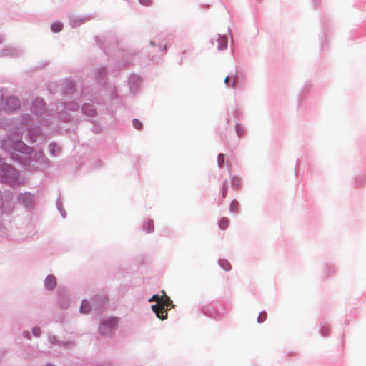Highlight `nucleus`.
<instances>
[{"mask_svg":"<svg viewBox=\"0 0 366 366\" xmlns=\"http://www.w3.org/2000/svg\"><path fill=\"white\" fill-rule=\"evenodd\" d=\"M45 287L49 290L54 289L56 285V279L54 275H49L44 281Z\"/></svg>","mask_w":366,"mask_h":366,"instance_id":"nucleus-5","label":"nucleus"},{"mask_svg":"<svg viewBox=\"0 0 366 366\" xmlns=\"http://www.w3.org/2000/svg\"><path fill=\"white\" fill-rule=\"evenodd\" d=\"M267 319V314L265 312H262L259 313L258 317V322L262 323L264 322Z\"/></svg>","mask_w":366,"mask_h":366,"instance_id":"nucleus-12","label":"nucleus"},{"mask_svg":"<svg viewBox=\"0 0 366 366\" xmlns=\"http://www.w3.org/2000/svg\"><path fill=\"white\" fill-rule=\"evenodd\" d=\"M139 1L144 5H149L150 3V0H139Z\"/></svg>","mask_w":366,"mask_h":366,"instance_id":"nucleus-20","label":"nucleus"},{"mask_svg":"<svg viewBox=\"0 0 366 366\" xmlns=\"http://www.w3.org/2000/svg\"><path fill=\"white\" fill-rule=\"evenodd\" d=\"M92 305L93 303L89 302L87 299H84L80 307V312L84 314L89 313L92 310Z\"/></svg>","mask_w":366,"mask_h":366,"instance_id":"nucleus-6","label":"nucleus"},{"mask_svg":"<svg viewBox=\"0 0 366 366\" xmlns=\"http://www.w3.org/2000/svg\"><path fill=\"white\" fill-rule=\"evenodd\" d=\"M237 81V76H234L233 79V81H232V86L233 88L236 87Z\"/></svg>","mask_w":366,"mask_h":366,"instance_id":"nucleus-21","label":"nucleus"},{"mask_svg":"<svg viewBox=\"0 0 366 366\" xmlns=\"http://www.w3.org/2000/svg\"><path fill=\"white\" fill-rule=\"evenodd\" d=\"M224 154H219L218 155V158H217L218 165L219 167H222V165L224 164Z\"/></svg>","mask_w":366,"mask_h":366,"instance_id":"nucleus-13","label":"nucleus"},{"mask_svg":"<svg viewBox=\"0 0 366 366\" xmlns=\"http://www.w3.org/2000/svg\"><path fill=\"white\" fill-rule=\"evenodd\" d=\"M156 300V304L152 306L153 312L161 320L167 317L168 307L171 305V299H149V302Z\"/></svg>","mask_w":366,"mask_h":366,"instance_id":"nucleus-1","label":"nucleus"},{"mask_svg":"<svg viewBox=\"0 0 366 366\" xmlns=\"http://www.w3.org/2000/svg\"><path fill=\"white\" fill-rule=\"evenodd\" d=\"M9 183H10V184H12V183H13L11 180H9Z\"/></svg>","mask_w":366,"mask_h":366,"instance_id":"nucleus-24","label":"nucleus"},{"mask_svg":"<svg viewBox=\"0 0 366 366\" xmlns=\"http://www.w3.org/2000/svg\"><path fill=\"white\" fill-rule=\"evenodd\" d=\"M237 206H238V203L237 202H232V203L231 204V209H233L234 210L235 208H237Z\"/></svg>","mask_w":366,"mask_h":366,"instance_id":"nucleus-18","label":"nucleus"},{"mask_svg":"<svg viewBox=\"0 0 366 366\" xmlns=\"http://www.w3.org/2000/svg\"><path fill=\"white\" fill-rule=\"evenodd\" d=\"M232 184L239 187L240 184V181L237 178H233L232 179Z\"/></svg>","mask_w":366,"mask_h":366,"instance_id":"nucleus-17","label":"nucleus"},{"mask_svg":"<svg viewBox=\"0 0 366 366\" xmlns=\"http://www.w3.org/2000/svg\"><path fill=\"white\" fill-rule=\"evenodd\" d=\"M230 81V78L229 76H227L225 79H224V83L228 84L229 82Z\"/></svg>","mask_w":366,"mask_h":366,"instance_id":"nucleus-23","label":"nucleus"},{"mask_svg":"<svg viewBox=\"0 0 366 366\" xmlns=\"http://www.w3.org/2000/svg\"><path fill=\"white\" fill-rule=\"evenodd\" d=\"M6 109L9 111H13L18 109L20 106L19 101L14 97H10L6 100Z\"/></svg>","mask_w":366,"mask_h":366,"instance_id":"nucleus-4","label":"nucleus"},{"mask_svg":"<svg viewBox=\"0 0 366 366\" xmlns=\"http://www.w3.org/2000/svg\"><path fill=\"white\" fill-rule=\"evenodd\" d=\"M229 224V221L227 218H222L219 222V227L222 229H225Z\"/></svg>","mask_w":366,"mask_h":366,"instance_id":"nucleus-8","label":"nucleus"},{"mask_svg":"<svg viewBox=\"0 0 366 366\" xmlns=\"http://www.w3.org/2000/svg\"><path fill=\"white\" fill-rule=\"evenodd\" d=\"M19 199L27 207H32L34 204V196L29 193L20 194Z\"/></svg>","mask_w":366,"mask_h":366,"instance_id":"nucleus-3","label":"nucleus"},{"mask_svg":"<svg viewBox=\"0 0 366 366\" xmlns=\"http://www.w3.org/2000/svg\"><path fill=\"white\" fill-rule=\"evenodd\" d=\"M62 29V24L61 23H54L51 25V30L54 32H59Z\"/></svg>","mask_w":366,"mask_h":366,"instance_id":"nucleus-10","label":"nucleus"},{"mask_svg":"<svg viewBox=\"0 0 366 366\" xmlns=\"http://www.w3.org/2000/svg\"><path fill=\"white\" fill-rule=\"evenodd\" d=\"M222 267L225 270H229L231 269V265L228 262H225V265L222 264Z\"/></svg>","mask_w":366,"mask_h":366,"instance_id":"nucleus-19","label":"nucleus"},{"mask_svg":"<svg viewBox=\"0 0 366 366\" xmlns=\"http://www.w3.org/2000/svg\"><path fill=\"white\" fill-rule=\"evenodd\" d=\"M144 229L147 232H151L154 230V224L152 221H148L144 225Z\"/></svg>","mask_w":366,"mask_h":366,"instance_id":"nucleus-9","label":"nucleus"},{"mask_svg":"<svg viewBox=\"0 0 366 366\" xmlns=\"http://www.w3.org/2000/svg\"><path fill=\"white\" fill-rule=\"evenodd\" d=\"M118 325V320L117 318H110L102 322L99 327V332L102 335H112Z\"/></svg>","mask_w":366,"mask_h":366,"instance_id":"nucleus-2","label":"nucleus"},{"mask_svg":"<svg viewBox=\"0 0 366 366\" xmlns=\"http://www.w3.org/2000/svg\"><path fill=\"white\" fill-rule=\"evenodd\" d=\"M161 292H162L161 295L156 294V295H153L151 297H154V298H156V297H169L166 295V292H164V290H162Z\"/></svg>","mask_w":366,"mask_h":366,"instance_id":"nucleus-15","label":"nucleus"},{"mask_svg":"<svg viewBox=\"0 0 366 366\" xmlns=\"http://www.w3.org/2000/svg\"><path fill=\"white\" fill-rule=\"evenodd\" d=\"M132 124H133L134 127L136 128L137 129L139 130V129H142V124L141 123L140 121H139L137 119H134L132 121Z\"/></svg>","mask_w":366,"mask_h":366,"instance_id":"nucleus-11","label":"nucleus"},{"mask_svg":"<svg viewBox=\"0 0 366 366\" xmlns=\"http://www.w3.org/2000/svg\"><path fill=\"white\" fill-rule=\"evenodd\" d=\"M226 192H227V187L225 185V184H224V189H223V197H225V194H226Z\"/></svg>","mask_w":366,"mask_h":366,"instance_id":"nucleus-22","label":"nucleus"},{"mask_svg":"<svg viewBox=\"0 0 366 366\" xmlns=\"http://www.w3.org/2000/svg\"><path fill=\"white\" fill-rule=\"evenodd\" d=\"M218 43V49L219 50L224 49L227 46V37L225 36L218 35L217 37Z\"/></svg>","mask_w":366,"mask_h":366,"instance_id":"nucleus-7","label":"nucleus"},{"mask_svg":"<svg viewBox=\"0 0 366 366\" xmlns=\"http://www.w3.org/2000/svg\"><path fill=\"white\" fill-rule=\"evenodd\" d=\"M33 334L35 337H39L40 334H41V330L38 327H34L33 329Z\"/></svg>","mask_w":366,"mask_h":366,"instance_id":"nucleus-16","label":"nucleus"},{"mask_svg":"<svg viewBox=\"0 0 366 366\" xmlns=\"http://www.w3.org/2000/svg\"><path fill=\"white\" fill-rule=\"evenodd\" d=\"M7 171H8V172H9L12 176H14V177H15V178H16V174H17V172H16V169H14V168H12V167H8V170H7Z\"/></svg>","mask_w":366,"mask_h":366,"instance_id":"nucleus-14","label":"nucleus"}]
</instances>
